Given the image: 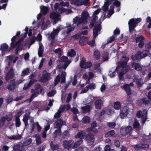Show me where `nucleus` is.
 Here are the masks:
<instances>
[{
    "instance_id": "obj_1",
    "label": "nucleus",
    "mask_w": 151,
    "mask_h": 151,
    "mask_svg": "<svg viewBox=\"0 0 151 151\" xmlns=\"http://www.w3.org/2000/svg\"><path fill=\"white\" fill-rule=\"evenodd\" d=\"M141 18H137L136 19L132 18L129 20V32L132 33L133 31L136 27V24L141 21Z\"/></svg>"
},
{
    "instance_id": "obj_2",
    "label": "nucleus",
    "mask_w": 151,
    "mask_h": 151,
    "mask_svg": "<svg viewBox=\"0 0 151 151\" xmlns=\"http://www.w3.org/2000/svg\"><path fill=\"white\" fill-rule=\"evenodd\" d=\"M50 73L47 72L46 70L44 71L41 77V81L45 83L50 79Z\"/></svg>"
},
{
    "instance_id": "obj_3",
    "label": "nucleus",
    "mask_w": 151,
    "mask_h": 151,
    "mask_svg": "<svg viewBox=\"0 0 151 151\" xmlns=\"http://www.w3.org/2000/svg\"><path fill=\"white\" fill-rule=\"evenodd\" d=\"M93 99L95 101L94 104L96 109H101V106L103 105V101L100 99H96V97L93 96Z\"/></svg>"
},
{
    "instance_id": "obj_4",
    "label": "nucleus",
    "mask_w": 151,
    "mask_h": 151,
    "mask_svg": "<svg viewBox=\"0 0 151 151\" xmlns=\"http://www.w3.org/2000/svg\"><path fill=\"white\" fill-rule=\"evenodd\" d=\"M101 29V26L100 24H97L95 25L93 30V37L96 38L98 35V32H99Z\"/></svg>"
},
{
    "instance_id": "obj_5",
    "label": "nucleus",
    "mask_w": 151,
    "mask_h": 151,
    "mask_svg": "<svg viewBox=\"0 0 151 151\" xmlns=\"http://www.w3.org/2000/svg\"><path fill=\"white\" fill-rule=\"evenodd\" d=\"M73 142L72 139L65 140L63 142V146L65 149L69 150L71 148Z\"/></svg>"
},
{
    "instance_id": "obj_6",
    "label": "nucleus",
    "mask_w": 151,
    "mask_h": 151,
    "mask_svg": "<svg viewBox=\"0 0 151 151\" xmlns=\"http://www.w3.org/2000/svg\"><path fill=\"white\" fill-rule=\"evenodd\" d=\"M132 129V128L130 126H128L126 127L122 128L120 130V133L122 135L126 136L130 134V132Z\"/></svg>"
},
{
    "instance_id": "obj_7",
    "label": "nucleus",
    "mask_w": 151,
    "mask_h": 151,
    "mask_svg": "<svg viewBox=\"0 0 151 151\" xmlns=\"http://www.w3.org/2000/svg\"><path fill=\"white\" fill-rule=\"evenodd\" d=\"M92 65L91 62H85V60H82L80 63V65L81 68H88L91 66Z\"/></svg>"
},
{
    "instance_id": "obj_8",
    "label": "nucleus",
    "mask_w": 151,
    "mask_h": 151,
    "mask_svg": "<svg viewBox=\"0 0 151 151\" xmlns=\"http://www.w3.org/2000/svg\"><path fill=\"white\" fill-rule=\"evenodd\" d=\"M85 139L88 142L90 143L91 145H92L94 143V135L92 134L89 133L86 134Z\"/></svg>"
},
{
    "instance_id": "obj_9",
    "label": "nucleus",
    "mask_w": 151,
    "mask_h": 151,
    "mask_svg": "<svg viewBox=\"0 0 151 151\" xmlns=\"http://www.w3.org/2000/svg\"><path fill=\"white\" fill-rule=\"evenodd\" d=\"M60 14L58 13L55 12H51L50 14V18L54 20V23L56 24L57 22L59 20V17Z\"/></svg>"
},
{
    "instance_id": "obj_10",
    "label": "nucleus",
    "mask_w": 151,
    "mask_h": 151,
    "mask_svg": "<svg viewBox=\"0 0 151 151\" xmlns=\"http://www.w3.org/2000/svg\"><path fill=\"white\" fill-rule=\"evenodd\" d=\"M65 124V121L63 120L62 119L59 118L57 119L56 121L55 124V128L62 127L63 125Z\"/></svg>"
},
{
    "instance_id": "obj_11",
    "label": "nucleus",
    "mask_w": 151,
    "mask_h": 151,
    "mask_svg": "<svg viewBox=\"0 0 151 151\" xmlns=\"http://www.w3.org/2000/svg\"><path fill=\"white\" fill-rule=\"evenodd\" d=\"M35 89H32L31 90L32 93L33 92L37 90L40 89L39 92L40 94H43L44 93V89L43 87H41V86L40 84L36 83L35 85Z\"/></svg>"
},
{
    "instance_id": "obj_12",
    "label": "nucleus",
    "mask_w": 151,
    "mask_h": 151,
    "mask_svg": "<svg viewBox=\"0 0 151 151\" xmlns=\"http://www.w3.org/2000/svg\"><path fill=\"white\" fill-rule=\"evenodd\" d=\"M13 71V69L12 68L10 69L5 77L6 81H8L10 79L14 77L15 74L14 73Z\"/></svg>"
},
{
    "instance_id": "obj_13",
    "label": "nucleus",
    "mask_w": 151,
    "mask_h": 151,
    "mask_svg": "<svg viewBox=\"0 0 151 151\" xmlns=\"http://www.w3.org/2000/svg\"><path fill=\"white\" fill-rule=\"evenodd\" d=\"M131 59L134 61H139L142 58L141 56V52L139 51L135 55H132L131 56Z\"/></svg>"
},
{
    "instance_id": "obj_14",
    "label": "nucleus",
    "mask_w": 151,
    "mask_h": 151,
    "mask_svg": "<svg viewBox=\"0 0 151 151\" xmlns=\"http://www.w3.org/2000/svg\"><path fill=\"white\" fill-rule=\"evenodd\" d=\"M30 112H29L26 113L23 116V118L22 120L24 123L25 127H26L28 126V122L29 118L30 117Z\"/></svg>"
},
{
    "instance_id": "obj_15",
    "label": "nucleus",
    "mask_w": 151,
    "mask_h": 151,
    "mask_svg": "<svg viewBox=\"0 0 151 151\" xmlns=\"http://www.w3.org/2000/svg\"><path fill=\"white\" fill-rule=\"evenodd\" d=\"M121 87L125 91L128 96H129L131 94V88L129 87V84H125L123 86H122Z\"/></svg>"
},
{
    "instance_id": "obj_16",
    "label": "nucleus",
    "mask_w": 151,
    "mask_h": 151,
    "mask_svg": "<svg viewBox=\"0 0 151 151\" xmlns=\"http://www.w3.org/2000/svg\"><path fill=\"white\" fill-rule=\"evenodd\" d=\"M121 87L125 91L128 96H129L131 94V88L129 87V84H125L123 86H122Z\"/></svg>"
},
{
    "instance_id": "obj_17",
    "label": "nucleus",
    "mask_w": 151,
    "mask_h": 151,
    "mask_svg": "<svg viewBox=\"0 0 151 151\" xmlns=\"http://www.w3.org/2000/svg\"><path fill=\"white\" fill-rule=\"evenodd\" d=\"M121 87L125 91L128 96H129L131 94V88L129 87V84H125L123 86H122Z\"/></svg>"
},
{
    "instance_id": "obj_18",
    "label": "nucleus",
    "mask_w": 151,
    "mask_h": 151,
    "mask_svg": "<svg viewBox=\"0 0 151 151\" xmlns=\"http://www.w3.org/2000/svg\"><path fill=\"white\" fill-rule=\"evenodd\" d=\"M16 83L15 79H13L10 81V83L8 86L7 88L10 91L14 90L16 87Z\"/></svg>"
},
{
    "instance_id": "obj_19",
    "label": "nucleus",
    "mask_w": 151,
    "mask_h": 151,
    "mask_svg": "<svg viewBox=\"0 0 151 151\" xmlns=\"http://www.w3.org/2000/svg\"><path fill=\"white\" fill-rule=\"evenodd\" d=\"M86 133L83 130L80 131L78 132L75 136L76 138H79V139L83 140L85 137Z\"/></svg>"
},
{
    "instance_id": "obj_20",
    "label": "nucleus",
    "mask_w": 151,
    "mask_h": 151,
    "mask_svg": "<svg viewBox=\"0 0 151 151\" xmlns=\"http://www.w3.org/2000/svg\"><path fill=\"white\" fill-rule=\"evenodd\" d=\"M132 68H134L135 70L138 71H141L142 68L139 63L133 62L132 63Z\"/></svg>"
},
{
    "instance_id": "obj_21",
    "label": "nucleus",
    "mask_w": 151,
    "mask_h": 151,
    "mask_svg": "<svg viewBox=\"0 0 151 151\" xmlns=\"http://www.w3.org/2000/svg\"><path fill=\"white\" fill-rule=\"evenodd\" d=\"M91 107L90 105H87L85 106H81L82 110L84 113H87L90 111Z\"/></svg>"
},
{
    "instance_id": "obj_22",
    "label": "nucleus",
    "mask_w": 151,
    "mask_h": 151,
    "mask_svg": "<svg viewBox=\"0 0 151 151\" xmlns=\"http://www.w3.org/2000/svg\"><path fill=\"white\" fill-rule=\"evenodd\" d=\"M148 101L146 100V98H143L139 100H138L137 102L138 105L139 106H141L143 104L145 105L148 104Z\"/></svg>"
},
{
    "instance_id": "obj_23",
    "label": "nucleus",
    "mask_w": 151,
    "mask_h": 151,
    "mask_svg": "<svg viewBox=\"0 0 151 151\" xmlns=\"http://www.w3.org/2000/svg\"><path fill=\"white\" fill-rule=\"evenodd\" d=\"M14 151H25L24 147L22 145L21 146L19 145H16L13 148Z\"/></svg>"
},
{
    "instance_id": "obj_24",
    "label": "nucleus",
    "mask_w": 151,
    "mask_h": 151,
    "mask_svg": "<svg viewBox=\"0 0 151 151\" xmlns=\"http://www.w3.org/2000/svg\"><path fill=\"white\" fill-rule=\"evenodd\" d=\"M43 47V46L42 44L40 45L38 51V55L39 57H42L43 56L44 51Z\"/></svg>"
},
{
    "instance_id": "obj_25",
    "label": "nucleus",
    "mask_w": 151,
    "mask_h": 151,
    "mask_svg": "<svg viewBox=\"0 0 151 151\" xmlns=\"http://www.w3.org/2000/svg\"><path fill=\"white\" fill-rule=\"evenodd\" d=\"M127 64V63L124 62V61H122L119 62V63L118 65L116 68V70H119L120 69L122 68V67L126 66Z\"/></svg>"
},
{
    "instance_id": "obj_26",
    "label": "nucleus",
    "mask_w": 151,
    "mask_h": 151,
    "mask_svg": "<svg viewBox=\"0 0 151 151\" xmlns=\"http://www.w3.org/2000/svg\"><path fill=\"white\" fill-rule=\"evenodd\" d=\"M50 145L51 150L53 151L57 150L59 148V146L58 144H57L55 145L52 141L50 142Z\"/></svg>"
},
{
    "instance_id": "obj_27",
    "label": "nucleus",
    "mask_w": 151,
    "mask_h": 151,
    "mask_svg": "<svg viewBox=\"0 0 151 151\" xmlns=\"http://www.w3.org/2000/svg\"><path fill=\"white\" fill-rule=\"evenodd\" d=\"M22 136L19 134L17 135H14L12 136L8 137V138L11 139L19 140L22 139Z\"/></svg>"
},
{
    "instance_id": "obj_28",
    "label": "nucleus",
    "mask_w": 151,
    "mask_h": 151,
    "mask_svg": "<svg viewBox=\"0 0 151 151\" xmlns=\"http://www.w3.org/2000/svg\"><path fill=\"white\" fill-rule=\"evenodd\" d=\"M76 55V52L73 49L69 50L67 54V56L69 57H73Z\"/></svg>"
},
{
    "instance_id": "obj_29",
    "label": "nucleus",
    "mask_w": 151,
    "mask_h": 151,
    "mask_svg": "<svg viewBox=\"0 0 151 151\" xmlns=\"http://www.w3.org/2000/svg\"><path fill=\"white\" fill-rule=\"evenodd\" d=\"M100 57V53L98 50H96L94 51L93 53V58L96 60H99Z\"/></svg>"
},
{
    "instance_id": "obj_30",
    "label": "nucleus",
    "mask_w": 151,
    "mask_h": 151,
    "mask_svg": "<svg viewBox=\"0 0 151 151\" xmlns=\"http://www.w3.org/2000/svg\"><path fill=\"white\" fill-rule=\"evenodd\" d=\"M136 84L138 88L141 87L144 83L143 79L142 78H138L136 80Z\"/></svg>"
},
{
    "instance_id": "obj_31",
    "label": "nucleus",
    "mask_w": 151,
    "mask_h": 151,
    "mask_svg": "<svg viewBox=\"0 0 151 151\" xmlns=\"http://www.w3.org/2000/svg\"><path fill=\"white\" fill-rule=\"evenodd\" d=\"M32 139L31 138H29L28 139L25 140L22 143V145L24 147L27 146L31 143Z\"/></svg>"
},
{
    "instance_id": "obj_32",
    "label": "nucleus",
    "mask_w": 151,
    "mask_h": 151,
    "mask_svg": "<svg viewBox=\"0 0 151 151\" xmlns=\"http://www.w3.org/2000/svg\"><path fill=\"white\" fill-rule=\"evenodd\" d=\"M61 136L63 138L67 139L70 137V134L67 130L63 132Z\"/></svg>"
},
{
    "instance_id": "obj_33",
    "label": "nucleus",
    "mask_w": 151,
    "mask_h": 151,
    "mask_svg": "<svg viewBox=\"0 0 151 151\" xmlns=\"http://www.w3.org/2000/svg\"><path fill=\"white\" fill-rule=\"evenodd\" d=\"M83 141L81 139H79L78 140L76 141L73 146V148L74 149L78 147L82 143Z\"/></svg>"
},
{
    "instance_id": "obj_34",
    "label": "nucleus",
    "mask_w": 151,
    "mask_h": 151,
    "mask_svg": "<svg viewBox=\"0 0 151 151\" xmlns=\"http://www.w3.org/2000/svg\"><path fill=\"white\" fill-rule=\"evenodd\" d=\"M9 48L8 45L6 43L2 44L1 45L0 50L2 52H5Z\"/></svg>"
},
{
    "instance_id": "obj_35",
    "label": "nucleus",
    "mask_w": 151,
    "mask_h": 151,
    "mask_svg": "<svg viewBox=\"0 0 151 151\" xmlns=\"http://www.w3.org/2000/svg\"><path fill=\"white\" fill-rule=\"evenodd\" d=\"M81 37V33H77L74 35L72 36L71 37V39L72 40H75L79 39Z\"/></svg>"
},
{
    "instance_id": "obj_36",
    "label": "nucleus",
    "mask_w": 151,
    "mask_h": 151,
    "mask_svg": "<svg viewBox=\"0 0 151 151\" xmlns=\"http://www.w3.org/2000/svg\"><path fill=\"white\" fill-rule=\"evenodd\" d=\"M60 79V75H58L55 78L54 81V85L55 86L59 82Z\"/></svg>"
},
{
    "instance_id": "obj_37",
    "label": "nucleus",
    "mask_w": 151,
    "mask_h": 151,
    "mask_svg": "<svg viewBox=\"0 0 151 151\" xmlns=\"http://www.w3.org/2000/svg\"><path fill=\"white\" fill-rule=\"evenodd\" d=\"M66 72L63 71L61 73V83H65V82Z\"/></svg>"
},
{
    "instance_id": "obj_38",
    "label": "nucleus",
    "mask_w": 151,
    "mask_h": 151,
    "mask_svg": "<svg viewBox=\"0 0 151 151\" xmlns=\"http://www.w3.org/2000/svg\"><path fill=\"white\" fill-rule=\"evenodd\" d=\"M115 134V132L114 130H111L105 134V137H109L114 135Z\"/></svg>"
},
{
    "instance_id": "obj_39",
    "label": "nucleus",
    "mask_w": 151,
    "mask_h": 151,
    "mask_svg": "<svg viewBox=\"0 0 151 151\" xmlns=\"http://www.w3.org/2000/svg\"><path fill=\"white\" fill-rule=\"evenodd\" d=\"M133 127L134 128L137 129H140V125L137 119H135L134 122L133 124Z\"/></svg>"
},
{
    "instance_id": "obj_40",
    "label": "nucleus",
    "mask_w": 151,
    "mask_h": 151,
    "mask_svg": "<svg viewBox=\"0 0 151 151\" xmlns=\"http://www.w3.org/2000/svg\"><path fill=\"white\" fill-rule=\"evenodd\" d=\"M29 70L28 68L24 69L22 72L21 75L22 76H24L28 75L29 73Z\"/></svg>"
},
{
    "instance_id": "obj_41",
    "label": "nucleus",
    "mask_w": 151,
    "mask_h": 151,
    "mask_svg": "<svg viewBox=\"0 0 151 151\" xmlns=\"http://www.w3.org/2000/svg\"><path fill=\"white\" fill-rule=\"evenodd\" d=\"M82 122L84 124L88 123L90 122V118L89 117L85 116L82 119Z\"/></svg>"
},
{
    "instance_id": "obj_42",
    "label": "nucleus",
    "mask_w": 151,
    "mask_h": 151,
    "mask_svg": "<svg viewBox=\"0 0 151 151\" xmlns=\"http://www.w3.org/2000/svg\"><path fill=\"white\" fill-rule=\"evenodd\" d=\"M121 104L119 101H117L114 103V108L116 109L119 110L120 109L121 107Z\"/></svg>"
},
{
    "instance_id": "obj_43",
    "label": "nucleus",
    "mask_w": 151,
    "mask_h": 151,
    "mask_svg": "<svg viewBox=\"0 0 151 151\" xmlns=\"http://www.w3.org/2000/svg\"><path fill=\"white\" fill-rule=\"evenodd\" d=\"M150 54L149 51V50H145L141 52V56L144 58Z\"/></svg>"
},
{
    "instance_id": "obj_44",
    "label": "nucleus",
    "mask_w": 151,
    "mask_h": 151,
    "mask_svg": "<svg viewBox=\"0 0 151 151\" xmlns=\"http://www.w3.org/2000/svg\"><path fill=\"white\" fill-rule=\"evenodd\" d=\"M73 3L76 6H81L82 5V0H75L73 2Z\"/></svg>"
},
{
    "instance_id": "obj_45",
    "label": "nucleus",
    "mask_w": 151,
    "mask_h": 151,
    "mask_svg": "<svg viewBox=\"0 0 151 151\" xmlns=\"http://www.w3.org/2000/svg\"><path fill=\"white\" fill-rule=\"evenodd\" d=\"M67 29L66 30V33L67 34H69L71 31H73L74 29V28L72 27L70 25L67 27Z\"/></svg>"
},
{
    "instance_id": "obj_46",
    "label": "nucleus",
    "mask_w": 151,
    "mask_h": 151,
    "mask_svg": "<svg viewBox=\"0 0 151 151\" xmlns=\"http://www.w3.org/2000/svg\"><path fill=\"white\" fill-rule=\"evenodd\" d=\"M128 114L127 110H126L124 112L123 111H121L120 114V117L123 119L124 117L127 116Z\"/></svg>"
},
{
    "instance_id": "obj_47",
    "label": "nucleus",
    "mask_w": 151,
    "mask_h": 151,
    "mask_svg": "<svg viewBox=\"0 0 151 151\" xmlns=\"http://www.w3.org/2000/svg\"><path fill=\"white\" fill-rule=\"evenodd\" d=\"M97 124L96 121L93 122L91 124V127L93 129H94V131L95 132H96L97 131V129H96L95 128L96 127Z\"/></svg>"
},
{
    "instance_id": "obj_48",
    "label": "nucleus",
    "mask_w": 151,
    "mask_h": 151,
    "mask_svg": "<svg viewBox=\"0 0 151 151\" xmlns=\"http://www.w3.org/2000/svg\"><path fill=\"white\" fill-rule=\"evenodd\" d=\"M145 39V37L142 36H140L139 37H137L135 39L136 42V43H138V42H140L141 41H143Z\"/></svg>"
},
{
    "instance_id": "obj_49",
    "label": "nucleus",
    "mask_w": 151,
    "mask_h": 151,
    "mask_svg": "<svg viewBox=\"0 0 151 151\" xmlns=\"http://www.w3.org/2000/svg\"><path fill=\"white\" fill-rule=\"evenodd\" d=\"M120 70H121V72H123V73L125 74L128 71L129 68L126 66H124L120 68Z\"/></svg>"
},
{
    "instance_id": "obj_50",
    "label": "nucleus",
    "mask_w": 151,
    "mask_h": 151,
    "mask_svg": "<svg viewBox=\"0 0 151 151\" xmlns=\"http://www.w3.org/2000/svg\"><path fill=\"white\" fill-rule=\"evenodd\" d=\"M61 61L65 63L67 62H70V61L68 59V57L63 56L60 59Z\"/></svg>"
},
{
    "instance_id": "obj_51",
    "label": "nucleus",
    "mask_w": 151,
    "mask_h": 151,
    "mask_svg": "<svg viewBox=\"0 0 151 151\" xmlns=\"http://www.w3.org/2000/svg\"><path fill=\"white\" fill-rule=\"evenodd\" d=\"M15 125L16 127H19L21 125V122L19 118H15Z\"/></svg>"
},
{
    "instance_id": "obj_52",
    "label": "nucleus",
    "mask_w": 151,
    "mask_h": 151,
    "mask_svg": "<svg viewBox=\"0 0 151 151\" xmlns=\"http://www.w3.org/2000/svg\"><path fill=\"white\" fill-rule=\"evenodd\" d=\"M33 93L32 94L31 96V97L32 98V99H34L35 98L37 97L39 94V91H35L33 92Z\"/></svg>"
},
{
    "instance_id": "obj_53",
    "label": "nucleus",
    "mask_w": 151,
    "mask_h": 151,
    "mask_svg": "<svg viewBox=\"0 0 151 151\" xmlns=\"http://www.w3.org/2000/svg\"><path fill=\"white\" fill-rule=\"evenodd\" d=\"M87 86L88 90L89 89H90L91 90L94 89L95 88H96V86L95 84L93 83L88 84Z\"/></svg>"
},
{
    "instance_id": "obj_54",
    "label": "nucleus",
    "mask_w": 151,
    "mask_h": 151,
    "mask_svg": "<svg viewBox=\"0 0 151 151\" xmlns=\"http://www.w3.org/2000/svg\"><path fill=\"white\" fill-rule=\"evenodd\" d=\"M86 37H80L79 43L81 45H84V43L86 41Z\"/></svg>"
},
{
    "instance_id": "obj_55",
    "label": "nucleus",
    "mask_w": 151,
    "mask_h": 151,
    "mask_svg": "<svg viewBox=\"0 0 151 151\" xmlns=\"http://www.w3.org/2000/svg\"><path fill=\"white\" fill-rule=\"evenodd\" d=\"M113 4L116 7H120L121 4L120 2L118 1V0H115L113 3Z\"/></svg>"
},
{
    "instance_id": "obj_56",
    "label": "nucleus",
    "mask_w": 151,
    "mask_h": 151,
    "mask_svg": "<svg viewBox=\"0 0 151 151\" xmlns=\"http://www.w3.org/2000/svg\"><path fill=\"white\" fill-rule=\"evenodd\" d=\"M136 116L138 118H140L144 116L142 111L139 110L137 111L136 113Z\"/></svg>"
},
{
    "instance_id": "obj_57",
    "label": "nucleus",
    "mask_w": 151,
    "mask_h": 151,
    "mask_svg": "<svg viewBox=\"0 0 151 151\" xmlns=\"http://www.w3.org/2000/svg\"><path fill=\"white\" fill-rule=\"evenodd\" d=\"M124 74H125L122 72H120L119 73L118 76L119 78V81H122L124 80Z\"/></svg>"
},
{
    "instance_id": "obj_58",
    "label": "nucleus",
    "mask_w": 151,
    "mask_h": 151,
    "mask_svg": "<svg viewBox=\"0 0 151 151\" xmlns=\"http://www.w3.org/2000/svg\"><path fill=\"white\" fill-rule=\"evenodd\" d=\"M23 111L22 110H19L15 116V118H19L20 116L22 114Z\"/></svg>"
},
{
    "instance_id": "obj_59",
    "label": "nucleus",
    "mask_w": 151,
    "mask_h": 151,
    "mask_svg": "<svg viewBox=\"0 0 151 151\" xmlns=\"http://www.w3.org/2000/svg\"><path fill=\"white\" fill-rule=\"evenodd\" d=\"M48 9L47 7L43 6L41 9L42 12L44 14H46L47 13Z\"/></svg>"
},
{
    "instance_id": "obj_60",
    "label": "nucleus",
    "mask_w": 151,
    "mask_h": 151,
    "mask_svg": "<svg viewBox=\"0 0 151 151\" xmlns=\"http://www.w3.org/2000/svg\"><path fill=\"white\" fill-rule=\"evenodd\" d=\"M116 125V124L115 122H109L107 124V127L111 128H114Z\"/></svg>"
},
{
    "instance_id": "obj_61",
    "label": "nucleus",
    "mask_w": 151,
    "mask_h": 151,
    "mask_svg": "<svg viewBox=\"0 0 151 151\" xmlns=\"http://www.w3.org/2000/svg\"><path fill=\"white\" fill-rule=\"evenodd\" d=\"M81 17L84 19L86 21L87 18V12L85 11L83 12L82 13V16Z\"/></svg>"
},
{
    "instance_id": "obj_62",
    "label": "nucleus",
    "mask_w": 151,
    "mask_h": 151,
    "mask_svg": "<svg viewBox=\"0 0 151 151\" xmlns=\"http://www.w3.org/2000/svg\"><path fill=\"white\" fill-rule=\"evenodd\" d=\"M60 30V26H58L57 27V28L54 29H53V32L54 33V34H55L56 35H58L59 33Z\"/></svg>"
},
{
    "instance_id": "obj_63",
    "label": "nucleus",
    "mask_w": 151,
    "mask_h": 151,
    "mask_svg": "<svg viewBox=\"0 0 151 151\" xmlns=\"http://www.w3.org/2000/svg\"><path fill=\"white\" fill-rule=\"evenodd\" d=\"M12 114L8 115L5 117L6 120L8 122L10 121L12 119Z\"/></svg>"
},
{
    "instance_id": "obj_64",
    "label": "nucleus",
    "mask_w": 151,
    "mask_h": 151,
    "mask_svg": "<svg viewBox=\"0 0 151 151\" xmlns=\"http://www.w3.org/2000/svg\"><path fill=\"white\" fill-rule=\"evenodd\" d=\"M105 151H115L114 149H111V147L110 145H106L104 149Z\"/></svg>"
}]
</instances>
